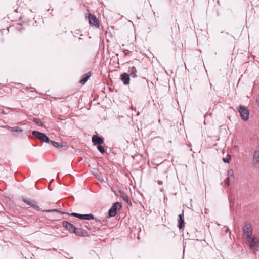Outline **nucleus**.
Segmentation results:
<instances>
[{
	"label": "nucleus",
	"instance_id": "obj_1",
	"mask_svg": "<svg viewBox=\"0 0 259 259\" xmlns=\"http://www.w3.org/2000/svg\"><path fill=\"white\" fill-rule=\"evenodd\" d=\"M62 226L70 233H75L78 235H79L80 231L82 229L81 225H80V227H75L74 225L66 221L62 222Z\"/></svg>",
	"mask_w": 259,
	"mask_h": 259
},
{
	"label": "nucleus",
	"instance_id": "obj_2",
	"mask_svg": "<svg viewBox=\"0 0 259 259\" xmlns=\"http://www.w3.org/2000/svg\"><path fill=\"white\" fill-rule=\"evenodd\" d=\"M244 236L246 239L251 238L252 234V229L250 223H245L243 226Z\"/></svg>",
	"mask_w": 259,
	"mask_h": 259
},
{
	"label": "nucleus",
	"instance_id": "obj_3",
	"mask_svg": "<svg viewBox=\"0 0 259 259\" xmlns=\"http://www.w3.org/2000/svg\"><path fill=\"white\" fill-rule=\"evenodd\" d=\"M32 134L34 136L36 137L38 139L40 140L42 142H45L48 143L50 141V139L42 133L36 131H32Z\"/></svg>",
	"mask_w": 259,
	"mask_h": 259
},
{
	"label": "nucleus",
	"instance_id": "obj_4",
	"mask_svg": "<svg viewBox=\"0 0 259 259\" xmlns=\"http://www.w3.org/2000/svg\"><path fill=\"white\" fill-rule=\"evenodd\" d=\"M121 204L119 202H115L109 210V216L114 217L117 213V210L121 208Z\"/></svg>",
	"mask_w": 259,
	"mask_h": 259
},
{
	"label": "nucleus",
	"instance_id": "obj_5",
	"mask_svg": "<svg viewBox=\"0 0 259 259\" xmlns=\"http://www.w3.org/2000/svg\"><path fill=\"white\" fill-rule=\"evenodd\" d=\"M239 112L241 119L243 121H247L248 119L249 112L247 107L242 106H240Z\"/></svg>",
	"mask_w": 259,
	"mask_h": 259
},
{
	"label": "nucleus",
	"instance_id": "obj_6",
	"mask_svg": "<svg viewBox=\"0 0 259 259\" xmlns=\"http://www.w3.org/2000/svg\"><path fill=\"white\" fill-rule=\"evenodd\" d=\"M70 215L76 217L82 220H93L94 219V216L92 213L81 214L75 212H73L70 214Z\"/></svg>",
	"mask_w": 259,
	"mask_h": 259
},
{
	"label": "nucleus",
	"instance_id": "obj_7",
	"mask_svg": "<svg viewBox=\"0 0 259 259\" xmlns=\"http://www.w3.org/2000/svg\"><path fill=\"white\" fill-rule=\"evenodd\" d=\"M247 240L250 242V247L252 250L256 251L258 250V244L259 243L258 239H256L254 237H251V238L247 239Z\"/></svg>",
	"mask_w": 259,
	"mask_h": 259
},
{
	"label": "nucleus",
	"instance_id": "obj_8",
	"mask_svg": "<svg viewBox=\"0 0 259 259\" xmlns=\"http://www.w3.org/2000/svg\"><path fill=\"white\" fill-rule=\"evenodd\" d=\"M89 21L90 24L93 26H95L96 28L99 27V21L95 15L90 14L89 16Z\"/></svg>",
	"mask_w": 259,
	"mask_h": 259
},
{
	"label": "nucleus",
	"instance_id": "obj_9",
	"mask_svg": "<svg viewBox=\"0 0 259 259\" xmlns=\"http://www.w3.org/2000/svg\"><path fill=\"white\" fill-rule=\"evenodd\" d=\"M253 162L256 166H259V146L256 147L254 151Z\"/></svg>",
	"mask_w": 259,
	"mask_h": 259
},
{
	"label": "nucleus",
	"instance_id": "obj_10",
	"mask_svg": "<svg viewBox=\"0 0 259 259\" xmlns=\"http://www.w3.org/2000/svg\"><path fill=\"white\" fill-rule=\"evenodd\" d=\"M92 141L95 145L97 144H102L104 143L103 139L101 137L98 136L97 135L93 136Z\"/></svg>",
	"mask_w": 259,
	"mask_h": 259
},
{
	"label": "nucleus",
	"instance_id": "obj_11",
	"mask_svg": "<svg viewBox=\"0 0 259 259\" xmlns=\"http://www.w3.org/2000/svg\"><path fill=\"white\" fill-rule=\"evenodd\" d=\"M121 80L124 85L128 84L130 83V75L126 73H124L120 75Z\"/></svg>",
	"mask_w": 259,
	"mask_h": 259
},
{
	"label": "nucleus",
	"instance_id": "obj_12",
	"mask_svg": "<svg viewBox=\"0 0 259 259\" xmlns=\"http://www.w3.org/2000/svg\"><path fill=\"white\" fill-rule=\"evenodd\" d=\"M183 216V212H182V213L179 215L178 227L180 229L184 227L185 222Z\"/></svg>",
	"mask_w": 259,
	"mask_h": 259
},
{
	"label": "nucleus",
	"instance_id": "obj_13",
	"mask_svg": "<svg viewBox=\"0 0 259 259\" xmlns=\"http://www.w3.org/2000/svg\"><path fill=\"white\" fill-rule=\"evenodd\" d=\"M23 201L28 205H30L31 207L34 208H39L37 204L33 200H32L31 199L24 198L23 199Z\"/></svg>",
	"mask_w": 259,
	"mask_h": 259
},
{
	"label": "nucleus",
	"instance_id": "obj_14",
	"mask_svg": "<svg viewBox=\"0 0 259 259\" xmlns=\"http://www.w3.org/2000/svg\"><path fill=\"white\" fill-rule=\"evenodd\" d=\"M120 196L123 200L128 205H132V202L129 199L128 196L125 194L123 192H120Z\"/></svg>",
	"mask_w": 259,
	"mask_h": 259
},
{
	"label": "nucleus",
	"instance_id": "obj_15",
	"mask_svg": "<svg viewBox=\"0 0 259 259\" xmlns=\"http://www.w3.org/2000/svg\"><path fill=\"white\" fill-rule=\"evenodd\" d=\"M128 72L132 77L135 78L137 77V69L135 67L133 66L132 67L129 68Z\"/></svg>",
	"mask_w": 259,
	"mask_h": 259
},
{
	"label": "nucleus",
	"instance_id": "obj_16",
	"mask_svg": "<svg viewBox=\"0 0 259 259\" xmlns=\"http://www.w3.org/2000/svg\"><path fill=\"white\" fill-rule=\"evenodd\" d=\"M49 143H50L54 147L57 148H62L64 146V145H63V143L62 142H61V143L56 142H55L54 141L50 140V141H49Z\"/></svg>",
	"mask_w": 259,
	"mask_h": 259
},
{
	"label": "nucleus",
	"instance_id": "obj_17",
	"mask_svg": "<svg viewBox=\"0 0 259 259\" xmlns=\"http://www.w3.org/2000/svg\"><path fill=\"white\" fill-rule=\"evenodd\" d=\"M91 72H88L85 74V77H83L82 79H81L80 81V83L82 84H84L87 81L88 79L89 78V77L91 76Z\"/></svg>",
	"mask_w": 259,
	"mask_h": 259
},
{
	"label": "nucleus",
	"instance_id": "obj_18",
	"mask_svg": "<svg viewBox=\"0 0 259 259\" xmlns=\"http://www.w3.org/2000/svg\"><path fill=\"white\" fill-rule=\"evenodd\" d=\"M8 128H10L12 131L15 132H22L23 130L19 126H13V127H8Z\"/></svg>",
	"mask_w": 259,
	"mask_h": 259
},
{
	"label": "nucleus",
	"instance_id": "obj_19",
	"mask_svg": "<svg viewBox=\"0 0 259 259\" xmlns=\"http://www.w3.org/2000/svg\"><path fill=\"white\" fill-rule=\"evenodd\" d=\"M34 122H35L37 125L42 126L43 125V122L38 118H34L33 119Z\"/></svg>",
	"mask_w": 259,
	"mask_h": 259
},
{
	"label": "nucleus",
	"instance_id": "obj_20",
	"mask_svg": "<svg viewBox=\"0 0 259 259\" xmlns=\"http://www.w3.org/2000/svg\"><path fill=\"white\" fill-rule=\"evenodd\" d=\"M97 149L101 153H104L105 152L104 148L103 146L101 145V144H99L97 146Z\"/></svg>",
	"mask_w": 259,
	"mask_h": 259
},
{
	"label": "nucleus",
	"instance_id": "obj_21",
	"mask_svg": "<svg viewBox=\"0 0 259 259\" xmlns=\"http://www.w3.org/2000/svg\"><path fill=\"white\" fill-rule=\"evenodd\" d=\"M45 212H57L59 213H60L61 214H65L66 213L65 212L61 211L60 210L54 209H50V210H46L45 211Z\"/></svg>",
	"mask_w": 259,
	"mask_h": 259
},
{
	"label": "nucleus",
	"instance_id": "obj_22",
	"mask_svg": "<svg viewBox=\"0 0 259 259\" xmlns=\"http://www.w3.org/2000/svg\"><path fill=\"white\" fill-rule=\"evenodd\" d=\"M231 156L229 155H228L225 158H223V161L225 163H229L231 160Z\"/></svg>",
	"mask_w": 259,
	"mask_h": 259
},
{
	"label": "nucleus",
	"instance_id": "obj_23",
	"mask_svg": "<svg viewBox=\"0 0 259 259\" xmlns=\"http://www.w3.org/2000/svg\"><path fill=\"white\" fill-rule=\"evenodd\" d=\"M233 175H234V172L232 169H230L229 170H228V177H229V178H230V177H233Z\"/></svg>",
	"mask_w": 259,
	"mask_h": 259
},
{
	"label": "nucleus",
	"instance_id": "obj_24",
	"mask_svg": "<svg viewBox=\"0 0 259 259\" xmlns=\"http://www.w3.org/2000/svg\"><path fill=\"white\" fill-rule=\"evenodd\" d=\"M225 184L227 185V186H229V183H230V178L229 177H227L226 180H225Z\"/></svg>",
	"mask_w": 259,
	"mask_h": 259
},
{
	"label": "nucleus",
	"instance_id": "obj_25",
	"mask_svg": "<svg viewBox=\"0 0 259 259\" xmlns=\"http://www.w3.org/2000/svg\"><path fill=\"white\" fill-rule=\"evenodd\" d=\"M224 228H225L224 231L226 232H227V233L228 232L230 234H231L230 230V229L227 226H224Z\"/></svg>",
	"mask_w": 259,
	"mask_h": 259
},
{
	"label": "nucleus",
	"instance_id": "obj_26",
	"mask_svg": "<svg viewBox=\"0 0 259 259\" xmlns=\"http://www.w3.org/2000/svg\"><path fill=\"white\" fill-rule=\"evenodd\" d=\"M84 227H85L87 229L90 230V229L88 227V226L84 225Z\"/></svg>",
	"mask_w": 259,
	"mask_h": 259
},
{
	"label": "nucleus",
	"instance_id": "obj_27",
	"mask_svg": "<svg viewBox=\"0 0 259 259\" xmlns=\"http://www.w3.org/2000/svg\"><path fill=\"white\" fill-rule=\"evenodd\" d=\"M4 111L3 110L1 109V112L0 113H4Z\"/></svg>",
	"mask_w": 259,
	"mask_h": 259
},
{
	"label": "nucleus",
	"instance_id": "obj_28",
	"mask_svg": "<svg viewBox=\"0 0 259 259\" xmlns=\"http://www.w3.org/2000/svg\"><path fill=\"white\" fill-rule=\"evenodd\" d=\"M256 101H257V102L259 101V100H256Z\"/></svg>",
	"mask_w": 259,
	"mask_h": 259
},
{
	"label": "nucleus",
	"instance_id": "obj_29",
	"mask_svg": "<svg viewBox=\"0 0 259 259\" xmlns=\"http://www.w3.org/2000/svg\"><path fill=\"white\" fill-rule=\"evenodd\" d=\"M256 101H257V102L259 101V100H256Z\"/></svg>",
	"mask_w": 259,
	"mask_h": 259
}]
</instances>
